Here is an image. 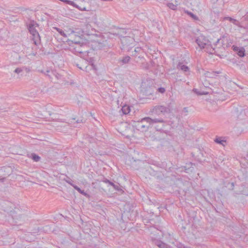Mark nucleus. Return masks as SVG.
Wrapping results in <instances>:
<instances>
[{"label":"nucleus","instance_id":"obj_2","mask_svg":"<svg viewBox=\"0 0 248 248\" xmlns=\"http://www.w3.org/2000/svg\"><path fill=\"white\" fill-rule=\"evenodd\" d=\"M116 34L110 32L105 33L102 37L92 42L91 46L94 50H106L113 46L112 36H117Z\"/></svg>","mask_w":248,"mask_h":248},{"label":"nucleus","instance_id":"obj_13","mask_svg":"<svg viewBox=\"0 0 248 248\" xmlns=\"http://www.w3.org/2000/svg\"><path fill=\"white\" fill-rule=\"evenodd\" d=\"M32 40L34 44L37 46L38 44L40 43L41 38L39 33H36L34 34V35H32Z\"/></svg>","mask_w":248,"mask_h":248},{"label":"nucleus","instance_id":"obj_27","mask_svg":"<svg viewBox=\"0 0 248 248\" xmlns=\"http://www.w3.org/2000/svg\"><path fill=\"white\" fill-rule=\"evenodd\" d=\"M185 13H186L188 15H189L191 17H192L194 20H198V17L194 15L193 13H192L191 12H189L188 11H186Z\"/></svg>","mask_w":248,"mask_h":248},{"label":"nucleus","instance_id":"obj_12","mask_svg":"<svg viewBox=\"0 0 248 248\" xmlns=\"http://www.w3.org/2000/svg\"><path fill=\"white\" fill-rule=\"evenodd\" d=\"M164 123L163 124L161 123H156L155 124V128L157 131H164V126L165 124H166V122L164 120Z\"/></svg>","mask_w":248,"mask_h":248},{"label":"nucleus","instance_id":"obj_15","mask_svg":"<svg viewBox=\"0 0 248 248\" xmlns=\"http://www.w3.org/2000/svg\"><path fill=\"white\" fill-rule=\"evenodd\" d=\"M236 66L237 68L241 70L242 71L244 72H247L246 65L243 62H238L236 63Z\"/></svg>","mask_w":248,"mask_h":248},{"label":"nucleus","instance_id":"obj_3","mask_svg":"<svg viewBox=\"0 0 248 248\" xmlns=\"http://www.w3.org/2000/svg\"><path fill=\"white\" fill-rule=\"evenodd\" d=\"M172 109V106L171 103L167 105V106L162 105L155 106L153 108L152 112L157 115L160 114H165V113H170Z\"/></svg>","mask_w":248,"mask_h":248},{"label":"nucleus","instance_id":"obj_1","mask_svg":"<svg viewBox=\"0 0 248 248\" xmlns=\"http://www.w3.org/2000/svg\"><path fill=\"white\" fill-rule=\"evenodd\" d=\"M164 123V120L162 118L152 119L149 117H146L137 121H133L132 126L137 130L143 132L147 131L149 128L156 123L163 124Z\"/></svg>","mask_w":248,"mask_h":248},{"label":"nucleus","instance_id":"obj_48","mask_svg":"<svg viewBox=\"0 0 248 248\" xmlns=\"http://www.w3.org/2000/svg\"><path fill=\"white\" fill-rule=\"evenodd\" d=\"M72 120H74V121H75V120H76V118H73V119H72Z\"/></svg>","mask_w":248,"mask_h":248},{"label":"nucleus","instance_id":"obj_37","mask_svg":"<svg viewBox=\"0 0 248 248\" xmlns=\"http://www.w3.org/2000/svg\"><path fill=\"white\" fill-rule=\"evenodd\" d=\"M42 73H44L45 75L48 76L50 78H51V77L50 75L48 74V73L50 72L49 70H46V72L42 71Z\"/></svg>","mask_w":248,"mask_h":248},{"label":"nucleus","instance_id":"obj_18","mask_svg":"<svg viewBox=\"0 0 248 248\" xmlns=\"http://www.w3.org/2000/svg\"><path fill=\"white\" fill-rule=\"evenodd\" d=\"M236 49L234 48V50L238 51V55L240 57H244L245 56V50L244 48H239L238 47H236Z\"/></svg>","mask_w":248,"mask_h":248},{"label":"nucleus","instance_id":"obj_6","mask_svg":"<svg viewBox=\"0 0 248 248\" xmlns=\"http://www.w3.org/2000/svg\"><path fill=\"white\" fill-rule=\"evenodd\" d=\"M221 39H218L216 43L214 44V47L210 46V50L207 51L210 54H217V52H223L224 50H222V48H221L220 41Z\"/></svg>","mask_w":248,"mask_h":248},{"label":"nucleus","instance_id":"obj_45","mask_svg":"<svg viewBox=\"0 0 248 248\" xmlns=\"http://www.w3.org/2000/svg\"><path fill=\"white\" fill-rule=\"evenodd\" d=\"M12 217H13L14 219H17V218L16 217V215H14L12 214Z\"/></svg>","mask_w":248,"mask_h":248},{"label":"nucleus","instance_id":"obj_30","mask_svg":"<svg viewBox=\"0 0 248 248\" xmlns=\"http://www.w3.org/2000/svg\"><path fill=\"white\" fill-rule=\"evenodd\" d=\"M52 73L53 74V76H55V77L57 79H60L61 78V75L56 72H52Z\"/></svg>","mask_w":248,"mask_h":248},{"label":"nucleus","instance_id":"obj_44","mask_svg":"<svg viewBox=\"0 0 248 248\" xmlns=\"http://www.w3.org/2000/svg\"><path fill=\"white\" fill-rule=\"evenodd\" d=\"M183 111H184L185 113H187V112H188L187 108H184V109H183Z\"/></svg>","mask_w":248,"mask_h":248},{"label":"nucleus","instance_id":"obj_41","mask_svg":"<svg viewBox=\"0 0 248 248\" xmlns=\"http://www.w3.org/2000/svg\"><path fill=\"white\" fill-rule=\"evenodd\" d=\"M214 73H215V77L217 76V74H219L221 73V72L219 71H213Z\"/></svg>","mask_w":248,"mask_h":248},{"label":"nucleus","instance_id":"obj_32","mask_svg":"<svg viewBox=\"0 0 248 248\" xmlns=\"http://www.w3.org/2000/svg\"><path fill=\"white\" fill-rule=\"evenodd\" d=\"M22 71H23V69H22L21 68L18 67V68H16L14 72L16 74H19L20 73H21Z\"/></svg>","mask_w":248,"mask_h":248},{"label":"nucleus","instance_id":"obj_17","mask_svg":"<svg viewBox=\"0 0 248 248\" xmlns=\"http://www.w3.org/2000/svg\"><path fill=\"white\" fill-rule=\"evenodd\" d=\"M49 114L50 116L53 115V116L51 117V119L53 121H58L59 122H62V123L65 122V120L58 118L56 114H52L51 113H49Z\"/></svg>","mask_w":248,"mask_h":248},{"label":"nucleus","instance_id":"obj_11","mask_svg":"<svg viewBox=\"0 0 248 248\" xmlns=\"http://www.w3.org/2000/svg\"><path fill=\"white\" fill-rule=\"evenodd\" d=\"M69 41L71 42L72 43L76 45L83 44V39L79 36H78L77 38H76L73 40H69Z\"/></svg>","mask_w":248,"mask_h":248},{"label":"nucleus","instance_id":"obj_33","mask_svg":"<svg viewBox=\"0 0 248 248\" xmlns=\"http://www.w3.org/2000/svg\"><path fill=\"white\" fill-rule=\"evenodd\" d=\"M65 182H66V183L70 184L73 187V186L75 185L74 184H73V183H72L73 181L71 179H70V178H68V180H65Z\"/></svg>","mask_w":248,"mask_h":248},{"label":"nucleus","instance_id":"obj_35","mask_svg":"<svg viewBox=\"0 0 248 248\" xmlns=\"http://www.w3.org/2000/svg\"><path fill=\"white\" fill-rule=\"evenodd\" d=\"M73 187L77 190L79 193H81L82 192V189H81L77 185L73 186Z\"/></svg>","mask_w":248,"mask_h":248},{"label":"nucleus","instance_id":"obj_20","mask_svg":"<svg viewBox=\"0 0 248 248\" xmlns=\"http://www.w3.org/2000/svg\"><path fill=\"white\" fill-rule=\"evenodd\" d=\"M123 113L124 114H127L130 111V108L129 106L127 105L124 106L121 109Z\"/></svg>","mask_w":248,"mask_h":248},{"label":"nucleus","instance_id":"obj_9","mask_svg":"<svg viewBox=\"0 0 248 248\" xmlns=\"http://www.w3.org/2000/svg\"><path fill=\"white\" fill-rule=\"evenodd\" d=\"M62 1L64 2L65 3L69 4L70 5H72L74 7H76L81 11H86V9L85 7L81 8L77 4H76L74 1L70 0H62Z\"/></svg>","mask_w":248,"mask_h":248},{"label":"nucleus","instance_id":"obj_39","mask_svg":"<svg viewBox=\"0 0 248 248\" xmlns=\"http://www.w3.org/2000/svg\"><path fill=\"white\" fill-rule=\"evenodd\" d=\"M146 94H151L152 93V89L149 88V90L147 91Z\"/></svg>","mask_w":248,"mask_h":248},{"label":"nucleus","instance_id":"obj_26","mask_svg":"<svg viewBox=\"0 0 248 248\" xmlns=\"http://www.w3.org/2000/svg\"><path fill=\"white\" fill-rule=\"evenodd\" d=\"M141 48L140 47H136L135 48V50L132 53V56L134 57L138 56V54L141 51Z\"/></svg>","mask_w":248,"mask_h":248},{"label":"nucleus","instance_id":"obj_19","mask_svg":"<svg viewBox=\"0 0 248 248\" xmlns=\"http://www.w3.org/2000/svg\"><path fill=\"white\" fill-rule=\"evenodd\" d=\"M224 20H228L231 22L234 25L238 26L239 24V21L236 20L235 19L232 18L231 17L226 16L223 18Z\"/></svg>","mask_w":248,"mask_h":248},{"label":"nucleus","instance_id":"obj_28","mask_svg":"<svg viewBox=\"0 0 248 248\" xmlns=\"http://www.w3.org/2000/svg\"><path fill=\"white\" fill-rule=\"evenodd\" d=\"M221 39L220 41V44L221 46V48H222L223 50H225V47H227V45H226L225 43H224V37H223L222 38H220Z\"/></svg>","mask_w":248,"mask_h":248},{"label":"nucleus","instance_id":"obj_22","mask_svg":"<svg viewBox=\"0 0 248 248\" xmlns=\"http://www.w3.org/2000/svg\"><path fill=\"white\" fill-rule=\"evenodd\" d=\"M130 60H131L130 57H129V56H125V57H124L123 58H122V59L120 60V62L123 64H126V63H128L130 62Z\"/></svg>","mask_w":248,"mask_h":248},{"label":"nucleus","instance_id":"obj_25","mask_svg":"<svg viewBox=\"0 0 248 248\" xmlns=\"http://www.w3.org/2000/svg\"><path fill=\"white\" fill-rule=\"evenodd\" d=\"M82 44L78 45V46H75L73 48L74 51L76 53H82V49H81Z\"/></svg>","mask_w":248,"mask_h":248},{"label":"nucleus","instance_id":"obj_38","mask_svg":"<svg viewBox=\"0 0 248 248\" xmlns=\"http://www.w3.org/2000/svg\"><path fill=\"white\" fill-rule=\"evenodd\" d=\"M112 186L116 190H119V186H118V185H116L115 184H114V185L113 186Z\"/></svg>","mask_w":248,"mask_h":248},{"label":"nucleus","instance_id":"obj_16","mask_svg":"<svg viewBox=\"0 0 248 248\" xmlns=\"http://www.w3.org/2000/svg\"><path fill=\"white\" fill-rule=\"evenodd\" d=\"M215 142L224 146L226 143V140H224V138L218 137L215 139Z\"/></svg>","mask_w":248,"mask_h":248},{"label":"nucleus","instance_id":"obj_36","mask_svg":"<svg viewBox=\"0 0 248 248\" xmlns=\"http://www.w3.org/2000/svg\"><path fill=\"white\" fill-rule=\"evenodd\" d=\"M158 91L161 93H164L165 92V89L164 88H163V87H160V88H158V89H157Z\"/></svg>","mask_w":248,"mask_h":248},{"label":"nucleus","instance_id":"obj_31","mask_svg":"<svg viewBox=\"0 0 248 248\" xmlns=\"http://www.w3.org/2000/svg\"><path fill=\"white\" fill-rule=\"evenodd\" d=\"M57 31H59V32L60 33V34L62 36H64V37H66V34L65 33L64 31H63L62 30H61V29H58V28H57Z\"/></svg>","mask_w":248,"mask_h":248},{"label":"nucleus","instance_id":"obj_8","mask_svg":"<svg viewBox=\"0 0 248 248\" xmlns=\"http://www.w3.org/2000/svg\"><path fill=\"white\" fill-rule=\"evenodd\" d=\"M177 68L178 69H180L183 72L185 73L186 75H188L190 74L189 68L187 66L183 64L182 62H179L178 63L177 65Z\"/></svg>","mask_w":248,"mask_h":248},{"label":"nucleus","instance_id":"obj_10","mask_svg":"<svg viewBox=\"0 0 248 248\" xmlns=\"http://www.w3.org/2000/svg\"><path fill=\"white\" fill-rule=\"evenodd\" d=\"M133 38L129 36H123L121 39V43L123 46H128L129 43L132 41Z\"/></svg>","mask_w":248,"mask_h":248},{"label":"nucleus","instance_id":"obj_46","mask_svg":"<svg viewBox=\"0 0 248 248\" xmlns=\"http://www.w3.org/2000/svg\"><path fill=\"white\" fill-rule=\"evenodd\" d=\"M25 70H26V71L27 72H29V71H30V69H29V68H28L26 67V68H25Z\"/></svg>","mask_w":248,"mask_h":248},{"label":"nucleus","instance_id":"obj_43","mask_svg":"<svg viewBox=\"0 0 248 248\" xmlns=\"http://www.w3.org/2000/svg\"><path fill=\"white\" fill-rule=\"evenodd\" d=\"M5 177H2L1 178H0V182H3L4 180H5Z\"/></svg>","mask_w":248,"mask_h":248},{"label":"nucleus","instance_id":"obj_34","mask_svg":"<svg viewBox=\"0 0 248 248\" xmlns=\"http://www.w3.org/2000/svg\"><path fill=\"white\" fill-rule=\"evenodd\" d=\"M73 187L77 190L79 193H81L82 192V189H81L77 185L73 186Z\"/></svg>","mask_w":248,"mask_h":248},{"label":"nucleus","instance_id":"obj_7","mask_svg":"<svg viewBox=\"0 0 248 248\" xmlns=\"http://www.w3.org/2000/svg\"><path fill=\"white\" fill-rule=\"evenodd\" d=\"M27 28L29 32L32 35L38 33V31L36 29V27L38 26V24L33 20H31L30 22L27 25Z\"/></svg>","mask_w":248,"mask_h":248},{"label":"nucleus","instance_id":"obj_24","mask_svg":"<svg viewBox=\"0 0 248 248\" xmlns=\"http://www.w3.org/2000/svg\"><path fill=\"white\" fill-rule=\"evenodd\" d=\"M31 158L33 161L35 162H38L41 159V157L35 153H32L31 154Z\"/></svg>","mask_w":248,"mask_h":248},{"label":"nucleus","instance_id":"obj_23","mask_svg":"<svg viewBox=\"0 0 248 248\" xmlns=\"http://www.w3.org/2000/svg\"><path fill=\"white\" fill-rule=\"evenodd\" d=\"M204 75L205 77L208 78H214L215 77V73L213 72V71L212 72H209V71H206L204 73Z\"/></svg>","mask_w":248,"mask_h":248},{"label":"nucleus","instance_id":"obj_40","mask_svg":"<svg viewBox=\"0 0 248 248\" xmlns=\"http://www.w3.org/2000/svg\"><path fill=\"white\" fill-rule=\"evenodd\" d=\"M80 194H82V195H84L85 196L88 195L87 193L86 192H85L84 191V190H82V192H81V193Z\"/></svg>","mask_w":248,"mask_h":248},{"label":"nucleus","instance_id":"obj_5","mask_svg":"<svg viewBox=\"0 0 248 248\" xmlns=\"http://www.w3.org/2000/svg\"><path fill=\"white\" fill-rule=\"evenodd\" d=\"M196 42L201 48H204L205 47L208 49L211 46L210 42L206 37L202 35L198 36L196 39Z\"/></svg>","mask_w":248,"mask_h":248},{"label":"nucleus","instance_id":"obj_4","mask_svg":"<svg viewBox=\"0 0 248 248\" xmlns=\"http://www.w3.org/2000/svg\"><path fill=\"white\" fill-rule=\"evenodd\" d=\"M95 23L101 29H105L110 25L108 18L105 15H100L97 17L95 18Z\"/></svg>","mask_w":248,"mask_h":248},{"label":"nucleus","instance_id":"obj_42","mask_svg":"<svg viewBox=\"0 0 248 248\" xmlns=\"http://www.w3.org/2000/svg\"><path fill=\"white\" fill-rule=\"evenodd\" d=\"M76 123H77V124L83 123V122H82V120H81H81H79V119H78V120H77L76 121Z\"/></svg>","mask_w":248,"mask_h":248},{"label":"nucleus","instance_id":"obj_47","mask_svg":"<svg viewBox=\"0 0 248 248\" xmlns=\"http://www.w3.org/2000/svg\"><path fill=\"white\" fill-rule=\"evenodd\" d=\"M175 4H176V3H178V1H177V0H175Z\"/></svg>","mask_w":248,"mask_h":248},{"label":"nucleus","instance_id":"obj_14","mask_svg":"<svg viewBox=\"0 0 248 248\" xmlns=\"http://www.w3.org/2000/svg\"><path fill=\"white\" fill-rule=\"evenodd\" d=\"M155 245L160 248H171V247L168 244L163 242L160 240H157L155 243Z\"/></svg>","mask_w":248,"mask_h":248},{"label":"nucleus","instance_id":"obj_29","mask_svg":"<svg viewBox=\"0 0 248 248\" xmlns=\"http://www.w3.org/2000/svg\"><path fill=\"white\" fill-rule=\"evenodd\" d=\"M103 182L106 184H108L109 185L111 186L114 185V183L113 182H111L107 178H104V180H103Z\"/></svg>","mask_w":248,"mask_h":248},{"label":"nucleus","instance_id":"obj_21","mask_svg":"<svg viewBox=\"0 0 248 248\" xmlns=\"http://www.w3.org/2000/svg\"><path fill=\"white\" fill-rule=\"evenodd\" d=\"M179 3L173 4V3L169 2L167 4V6L172 10H176Z\"/></svg>","mask_w":248,"mask_h":248}]
</instances>
